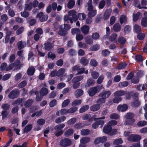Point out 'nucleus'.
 <instances>
[{"mask_svg":"<svg viewBox=\"0 0 147 147\" xmlns=\"http://www.w3.org/2000/svg\"><path fill=\"white\" fill-rule=\"evenodd\" d=\"M126 92L122 90H118L116 91L114 93V96H117L118 97H121L126 94Z\"/></svg>","mask_w":147,"mask_h":147,"instance_id":"obj_17","label":"nucleus"},{"mask_svg":"<svg viewBox=\"0 0 147 147\" xmlns=\"http://www.w3.org/2000/svg\"><path fill=\"white\" fill-rule=\"evenodd\" d=\"M69 54L71 56H74L76 55L77 52L76 51L73 49H71L68 51Z\"/></svg>","mask_w":147,"mask_h":147,"instance_id":"obj_57","label":"nucleus"},{"mask_svg":"<svg viewBox=\"0 0 147 147\" xmlns=\"http://www.w3.org/2000/svg\"><path fill=\"white\" fill-rule=\"evenodd\" d=\"M32 7V3L30 2L29 4H25L24 10H30Z\"/></svg>","mask_w":147,"mask_h":147,"instance_id":"obj_41","label":"nucleus"},{"mask_svg":"<svg viewBox=\"0 0 147 147\" xmlns=\"http://www.w3.org/2000/svg\"><path fill=\"white\" fill-rule=\"evenodd\" d=\"M111 94V92L110 91L105 90L100 93L99 96L100 97H102L106 99L110 96Z\"/></svg>","mask_w":147,"mask_h":147,"instance_id":"obj_8","label":"nucleus"},{"mask_svg":"<svg viewBox=\"0 0 147 147\" xmlns=\"http://www.w3.org/2000/svg\"><path fill=\"white\" fill-rule=\"evenodd\" d=\"M12 105H20L21 107L23 105V99L22 98H19L16 100L12 104Z\"/></svg>","mask_w":147,"mask_h":147,"instance_id":"obj_22","label":"nucleus"},{"mask_svg":"<svg viewBox=\"0 0 147 147\" xmlns=\"http://www.w3.org/2000/svg\"><path fill=\"white\" fill-rule=\"evenodd\" d=\"M48 90L46 88L43 87L41 88L40 91V94L42 96L47 95L48 93Z\"/></svg>","mask_w":147,"mask_h":147,"instance_id":"obj_23","label":"nucleus"},{"mask_svg":"<svg viewBox=\"0 0 147 147\" xmlns=\"http://www.w3.org/2000/svg\"><path fill=\"white\" fill-rule=\"evenodd\" d=\"M103 88L102 85H97L90 88L88 90V93L90 96L92 97L95 95L97 93L99 92Z\"/></svg>","mask_w":147,"mask_h":147,"instance_id":"obj_1","label":"nucleus"},{"mask_svg":"<svg viewBox=\"0 0 147 147\" xmlns=\"http://www.w3.org/2000/svg\"><path fill=\"white\" fill-rule=\"evenodd\" d=\"M128 107L126 104H123L122 105H119L117 107V110L119 111L123 112L126 111L128 109Z\"/></svg>","mask_w":147,"mask_h":147,"instance_id":"obj_11","label":"nucleus"},{"mask_svg":"<svg viewBox=\"0 0 147 147\" xmlns=\"http://www.w3.org/2000/svg\"><path fill=\"white\" fill-rule=\"evenodd\" d=\"M70 103V100L69 99L65 100L62 104L61 107L64 108L68 105Z\"/></svg>","mask_w":147,"mask_h":147,"instance_id":"obj_54","label":"nucleus"},{"mask_svg":"<svg viewBox=\"0 0 147 147\" xmlns=\"http://www.w3.org/2000/svg\"><path fill=\"white\" fill-rule=\"evenodd\" d=\"M105 102V99L102 97L99 98L96 101L97 104H99L100 105L104 103Z\"/></svg>","mask_w":147,"mask_h":147,"instance_id":"obj_63","label":"nucleus"},{"mask_svg":"<svg viewBox=\"0 0 147 147\" xmlns=\"http://www.w3.org/2000/svg\"><path fill=\"white\" fill-rule=\"evenodd\" d=\"M96 10L94 9L89 11L88 13V16L91 18L94 17L96 15Z\"/></svg>","mask_w":147,"mask_h":147,"instance_id":"obj_45","label":"nucleus"},{"mask_svg":"<svg viewBox=\"0 0 147 147\" xmlns=\"http://www.w3.org/2000/svg\"><path fill=\"white\" fill-rule=\"evenodd\" d=\"M32 128V126L31 124L27 125L24 129V132L27 133L31 131Z\"/></svg>","mask_w":147,"mask_h":147,"instance_id":"obj_27","label":"nucleus"},{"mask_svg":"<svg viewBox=\"0 0 147 147\" xmlns=\"http://www.w3.org/2000/svg\"><path fill=\"white\" fill-rule=\"evenodd\" d=\"M78 110V108L76 107H73L68 109V113H73L76 111Z\"/></svg>","mask_w":147,"mask_h":147,"instance_id":"obj_52","label":"nucleus"},{"mask_svg":"<svg viewBox=\"0 0 147 147\" xmlns=\"http://www.w3.org/2000/svg\"><path fill=\"white\" fill-rule=\"evenodd\" d=\"M74 133V130L72 128H69L65 131L64 134V136L66 137L72 136Z\"/></svg>","mask_w":147,"mask_h":147,"instance_id":"obj_13","label":"nucleus"},{"mask_svg":"<svg viewBox=\"0 0 147 147\" xmlns=\"http://www.w3.org/2000/svg\"><path fill=\"white\" fill-rule=\"evenodd\" d=\"M111 5V0H101L99 3L98 8L101 9L104 8L105 5L107 7H109Z\"/></svg>","mask_w":147,"mask_h":147,"instance_id":"obj_3","label":"nucleus"},{"mask_svg":"<svg viewBox=\"0 0 147 147\" xmlns=\"http://www.w3.org/2000/svg\"><path fill=\"white\" fill-rule=\"evenodd\" d=\"M120 22L121 24L123 23H125L127 22V17L124 15H121L120 17Z\"/></svg>","mask_w":147,"mask_h":147,"instance_id":"obj_30","label":"nucleus"},{"mask_svg":"<svg viewBox=\"0 0 147 147\" xmlns=\"http://www.w3.org/2000/svg\"><path fill=\"white\" fill-rule=\"evenodd\" d=\"M121 28V27L120 24L119 23H116L114 25L113 29L115 32H118L120 31Z\"/></svg>","mask_w":147,"mask_h":147,"instance_id":"obj_19","label":"nucleus"},{"mask_svg":"<svg viewBox=\"0 0 147 147\" xmlns=\"http://www.w3.org/2000/svg\"><path fill=\"white\" fill-rule=\"evenodd\" d=\"M129 84V83L127 81H124L123 82H120L118 84L119 87L122 88L127 86Z\"/></svg>","mask_w":147,"mask_h":147,"instance_id":"obj_47","label":"nucleus"},{"mask_svg":"<svg viewBox=\"0 0 147 147\" xmlns=\"http://www.w3.org/2000/svg\"><path fill=\"white\" fill-rule=\"evenodd\" d=\"M66 117L64 116H62L57 118L55 121L56 123H60L62 121H64Z\"/></svg>","mask_w":147,"mask_h":147,"instance_id":"obj_25","label":"nucleus"},{"mask_svg":"<svg viewBox=\"0 0 147 147\" xmlns=\"http://www.w3.org/2000/svg\"><path fill=\"white\" fill-rule=\"evenodd\" d=\"M84 93L83 91L81 89H78L75 92V95L76 98L80 97L83 95Z\"/></svg>","mask_w":147,"mask_h":147,"instance_id":"obj_21","label":"nucleus"},{"mask_svg":"<svg viewBox=\"0 0 147 147\" xmlns=\"http://www.w3.org/2000/svg\"><path fill=\"white\" fill-rule=\"evenodd\" d=\"M118 41L120 45H124L126 41L125 38L122 36H121L118 38Z\"/></svg>","mask_w":147,"mask_h":147,"instance_id":"obj_34","label":"nucleus"},{"mask_svg":"<svg viewBox=\"0 0 147 147\" xmlns=\"http://www.w3.org/2000/svg\"><path fill=\"white\" fill-rule=\"evenodd\" d=\"M19 92L18 90H13L9 93L8 95V97L10 99H15L19 96Z\"/></svg>","mask_w":147,"mask_h":147,"instance_id":"obj_5","label":"nucleus"},{"mask_svg":"<svg viewBox=\"0 0 147 147\" xmlns=\"http://www.w3.org/2000/svg\"><path fill=\"white\" fill-rule=\"evenodd\" d=\"M57 103L56 100L54 99L50 102L49 103V106L51 107H53L56 105Z\"/></svg>","mask_w":147,"mask_h":147,"instance_id":"obj_58","label":"nucleus"},{"mask_svg":"<svg viewBox=\"0 0 147 147\" xmlns=\"http://www.w3.org/2000/svg\"><path fill=\"white\" fill-rule=\"evenodd\" d=\"M90 63L91 66L94 67H96L98 64L96 60L93 59H92L91 60Z\"/></svg>","mask_w":147,"mask_h":147,"instance_id":"obj_49","label":"nucleus"},{"mask_svg":"<svg viewBox=\"0 0 147 147\" xmlns=\"http://www.w3.org/2000/svg\"><path fill=\"white\" fill-rule=\"evenodd\" d=\"M26 20L27 23H29L31 26L34 25L36 22V20L35 19H32V16L28 18Z\"/></svg>","mask_w":147,"mask_h":147,"instance_id":"obj_15","label":"nucleus"},{"mask_svg":"<svg viewBox=\"0 0 147 147\" xmlns=\"http://www.w3.org/2000/svg\"><path fill=\"white\" fill-rule=\"evenodd\" d=\"M147 124V122L146 121H140L137 123V125L139 127H142L145 126Z\"/></svg>","mask_w":147,"mask_h":147,"instance_id":"obj_50","label":"nucleus"},{"mask_svg":"<svg viewBox=\"0 0 147 147\" xmlns=\"http://www.w3.org/2000/svg\"><path fill=\"white\" fill-rule=\"evenodd\" d=\"M65 126L64 124H61L56 125L54 127V129L55 131H59L61 130Z\"/></svg>","mask_w":147,"mask_h":147,"instance_id":"obj_38","label":"nucleus"},{"mask_svg":"<svg viewBox=\"0 0 147 147\" xmlns=\"http://www.w3.org/2000/svg\"><path fill=\"white\" fill-rule=\"evenodd\" d=\"M36 18H39L40 22H43L47 20L48 16L47 15H44L42 12H40L37 15Z\"/></svg>","mask_w":147,"mask_h":147,"instance_id":"obj_6","label":"nucleus"},{"mask_svg":"<svg viewBox=\"0 0 147 147\" xmlns=\"http://www.w3.org/2000/svg\"><path fill=\"white\" fill-rule=\"evenodd\" d=\"M115 96V97L113 99V102L114 103H118L122 100V98L121 97Z\"/></svg>","mask_w":147,"mask_h":147,"instance_id":"obj_55","label":"nucleus"},{"mask_svg":"<svg viewBox=\"0 0 147 147\" xmlns=\"http://www.w3.org/2000/svg\"><path fill=\"white\" fill-rule=\"evenodd\" d=\"M94 83L95 82L92 78H90L87 80L86 84L85 85V87L87 88L92 86L94 85Z\"/></svg>","mask_w":147,"mask_h":147,"instance_id":"obj_16","label":"nucleus"},{"mask_svg":"<svg viewBox=\"0 0 147 147\" xmlns=\"http://www.w3.org/2000/svg\"><path fill=\"white\" fill-rule=\"evenodd\" d=\"M112 127L110 125H105L103 129V132L106 134H109L112 130Z\"/></svg>","mask_w":147,"mask_h":147,"instance_id":"obj_10","label":"nucleus"},{"mask_svg":"<svg viewBox=\"0 0 147 147\" xmlns=\"http://www.w3.org/2000/svg\"><path fill=\"white\" fill-rule=\"evenodd\" d=\"M27 84V82L26 80H24L18 84V87L20 88H23L25 87Z\"/></svg>","mask_w":147,"mask_h":147,"instance_id":"obj_61","label":"nucleus"},{"mask_svg":"<svg viewBox=\"0 0 147 147\" xmlns=\"http://www.w3.org/2000/svg\"><path fill=\"white\" fill-rule=\"evenodd\" d=\"M110 117L111 119H117L119 117V115L118 114L115 113L111 114Z\"/></svg>","mask_w":147,"mask_h":147,"instance_id":"obj_60","label":"nucleus"},{"mask_svg":"<svg viewBox=\"0 0 147 147\" xmlns=\"http://www.w3.org/2000/svg\"><path fill=\"white\" fill-rule=\"evenodd\" d=\"M123 142V140L121 138H119L115 140L113 142V144L114 145H118L121 144Z\"/></svg>","mask_w":147,"mask_h":147,"instance_id":"obj_53","label":"nucleus"},{"mask_svg":"<svg viewBox=\"0 0 147 147\" xmlns=\"http://www.w3.org/2000/svg\"><path fill=\"white\" fill-rule=\"evenodd\" d=\"M128 139L129 141H131L134 142H138L141 139V137L138 135L130 136H129Z\"/></svg>","mask_w":147,"mask_h":147,"instance_id":"obj_7","label":"nucleus"},{"mask_svg":"<svg viewBox=\"0 0 147 147\" xmlns=\"http://www.w3.org/2000/svg\"><path fill=\"white\" fill-rule=\"evenodd\" d=\"M33 102L32 99H28L24 102V105L25 107L28 108L31 106Z\"/></svg>","mask_w":147,"mask_h":147,"instance_id":"obj_42","label":"nucleus"},{"mask_svg":"<svg viewBox=\"0 0 147 147\" xmlns=\"http://www.w3.org/2000/svg\"><path fill=\"white\" fill-rule=\"evenodd\" d=\"M110 52L107 49H104L102 51V56L104 57L108 56Z\"/></svg>","mask_w":147,"mask_h":147,"instance_id":"obj_59","label":"nucleus"},{"mask_svg":"<svg viewBox=\"0 0 147 147\" xmlns=\"http://www.w3.org/2000/svg\"><path fill=\"white\" fill-rule=\"evenodd\" d=\"M112 11L111 9H107L106 10L104 15V19L105 20H107L109 19Z\"/></svg>","mask_w":147,"mask_h":147,"instance_id":"obj_12","label":"nucleus"},{"mask_svg":"<svg viewBox=\"0 0 147 147\" xmlns=\"http://www.w3.org/2000/svg\"><path fill=\"white\" fill-rule=\"evenodd\" d=\"M65 72V70L64 68H61L57 71L56 76L58 77L63 76Z\"/></svg>","mask_w":147,"mask_h":147,"instance_id":"obj_35","label":"nucleus"},{"mask_svg":"<svg viewBox=\"0 0 147 147\" xmlns=\"http://www.w3.org/2000/svg\"><path fill=\"white\" fill-rule=\"evenodd\" d=\"M84 76L82 75H80L74 78L72 80V82H78L81 80L83 78Z\"/></svg>","mask_w":147,"mask_h":147,"instance_id":"obj_33","label":"nucleus"},{"mask_svg":"<svg viewBox=\"0 0 147 147\" xmlns=\"http://www.w3.org/2000/svg\"><path fill=\"white\" fill-rule=\"evenodd\" d=\"M141 15V13L140 12H138L136 14L133 15V19L134 22H136L138 20L140 17Z\"/></svg>","mask_w":147,"mask_h":147,"instance_id":"obj_24","label":"nucleus"},{"mask_svg":"<svg viewBox=\"0 0 147 147\" xmlns=\"http://www.w3.org/2000/svg\"><path fill=\"white\" fill-rule=\"evenodd\" d=\"M131 27L129 25H127L123 28V32L126 34L129 33L131 31Z\"/></svg>","mask_w":147,"mask_h":147,"instance_id":"obj_28","label":"nucleus"},{"mask_svg":"<svg viewBox=\"0 0 147 147\" xmlns=\"http://www.w3.org/2000/svg\"><path fill=\"white\" fill-rule=\"evenodd\" d=\"M71 32L73 35H77L80 33V30L79 28H74L71 29Z\"/></svg>","mask_w":147,"mask_h":147,"instance_id":"obj_39","label":"nucleus"},{"mask_svg":"<svg viewBox=\"0 0 147 147\" xmlns=\"http://www.w3.org/2000/svg\"><path fill=\"white\" fill-rule=\"evenodd\" d=\"M135 122L134 119H128L125 121V124L126 125H129L132 126Z\"/></svg>","mask_w":147,"mask_h":147,"instance_id":"obj_40","label":"nucleus"},{"mask_svg":"<svg viewBox=\"0 0 147 147\" xmlns=\"http://www.w3.org/2000/svg\"><path fill=\"white\" fill-rule=\"evenodd\" d=\"M52 40L51 38H49L44 44V49L47 51H50L53 47V44L51 42Z\"/></svg>","mask_w":147,"mask_h":147,"instance_id":"obj_4","label":"nucleus"},{"mask_svg":"<svg viewBox=\"0 0 147 147\" xmlns=\"http://www.w3.org/2000/svg\"><path fill=\"white\" fill-rule=\"evenodd\" d=\"M134 31L136 33H139L141 31V28L140 26L138 24H135L134 28Z\"/></svg>","mask_w":147,"mask_h":147,"instance_id":"obj_44","label":"nucleus"},{"mask_svg":"<svg viewBox=\"0 0 147 147\" xmlns=\"http://www.w3.org/2000/svg\"><path fill=\"white\" fill-rule=\"evenodd\" d=\"M125 119H134V114L132 113L129 112L127 113L124 116Z\"/></svg>","mask_w":147,"mask_h":147,"instance_id":"obj_37","label":"nucleus"},{"mask_svg":"<svg viewBox=\"0 0 147 147\" xmlns=\"http://www.w3.org/2000/svg\"><path fill=\"white\" fill-rule=\"evenodd\" d=\"M140 80L139 78L137 76L134 77L131 79V82L134 84H136L138 83Z\"/></svg>","mask_w":147,"mask_h":147,"instance_id":"obj_56","label":"nucleus"},{"mask_svg":"<svg viewBox=\"0 0 147 147\" xmlns=\"http://www.w3.org/2000/svg\"><path fill=\"white\" fill-rule=\"evenodd\" d=\"M142 26L144 27H147V17H143L141 20Z\"/></svg>","mask_w":147,"mask_h":147,"instance_id":"obj_31","label":"nucleus"},{"mask_svg":"<svg viewBox=\"0 0 147 147\" xmlns=\"http://www.w3.org/2000/svg\"><path fill=\"white\" fill-rule=\"evenodd\" d=\"M126 66L127 64L126 63L121 62L117 65L116 68L120 70L124 69L126 67Z\"/></svg>","mask_w":147,"mask_h":147,"instance_id":"obj_29","label":"nucleus"},{"mask_svg":"<svg viewBox=\"0 0 147 147\" xmlns=\"http://www.w3.org/2000/svg\"><path fill=\"white\" fill-rule=\"evenodd\" d=\"M90 140V139L89 137H82L80 140V143H83L85 144H87Z\"/></svg>","mask_w":147,"mask_h":147,"instance_id":"obj_32","label":"nucleus"},{"mask_svg":"<svg viewBox=\"0 0 147 147\" xmlns=\"http://www.w3.org/2000/svg\"><path fill=\"white\" fill-rule=\"evenodd\" d=\"M100 107V105L98 104L94 105L90 107V110L93 111H95L99 110Z\"/></svg>","mask_w":147,"mask_h":147,"instance_id":"obj_20","label":"nucleus"},{"mask_svg":"<svg viewBox=\"0 0 147 147\" xmlns=\"http://www.w3.org/2000/svg\"><path fill=\"white\" fill-rule=\"evenodd\" d=\"M35 71V69L33 67H30L28 68L27 73L28 76H32Z\"/></svg>","mask_w":147,"mask_h":147,"instance_id":"obj_26","label":"nucleus"},{"mask_svg":"<svg viewBox=\"0 0 147 147\" xmlns=\"http://www.w3.org/2000/svg\"><path fill=\"white\" fill-rule=\"evenodd\" d=\"M85 42L88 45H92L93 44V40L89 36H88L85 38Z\"/></svg>","mask_w":147,"mask_h":147,"instance_id":"obj_36","label":"nucleus"},{"mask_svg":"<svg viewBox=\"0 0 147 147\" xmlns=\"http://www.w3.org/2000/svg\"><path fill=\"white\" fill-rule=\"evenodd\" d=\"M135 59L138 62H142L143 61L142 56L139 54H137L136 55Z\"/></svg>","mask_w":147,"mask_h":147,"instance_id":"obj_51","label":"nucleus"},{"mask_svg":"<svg viewBox=\"0 0 147 147\" xmlns=\"http://www.w3.org/2000/svg\"><path fill=\"white\" fill-rule=\"evenodd\" d=\"M80 62L83 66H85L88 65L89 61L86 57H83L81 58Z\"/></svg>","mask_w":147,"mask_h":147,"instance_id":"obj_14","label":"nucleus"},{"mask_svg":"<svg viewBox=\"0 0 147 147\" xmlns=\"http://www.w3.org/2000/svg\"><path fill=\"white\" fill-rule=\"evenodd\" d=\"M27 144L28 142H25L21 146L15 144L13 145V147H27Z\"/></svg>","mask_w":147,"mask_h":147,"instance_id":"obj_64","label":"nucleus"},{"mask_svg":"<svg viewBox=\"0 0 147 147\" xmlns=\"http://www.w3.org/2000/svg\"><path fill=\"white\" fill-rule=\"evenodd\" d=\"M71 144V140L67 138L62 139L59 142V145L62 147H68L70 146Z\"/></svg>","mask_w":147,"mask_h":147,"instance_id":"obj_2","label":"nucleus"},{"mask_svg":"<svg viewBox=\"0 0 147 147\" xmlns=\"http://www.w3.org/2000/svg\"><path fill=\"white\" fill-rule=\"evenodd\" d=\"M90 133V130L88 129H82L81 131V134L82 136L87 135Z\"/></svg>","mask_w":147,"mask_h":147,"instance_id":"obj_46","label":"nucleus"},{"mask_svg":"<svg viewBox=\"0 0 147 147\" xmlns=\"http://www.w3.org/2000/svg\"><path fill=\"white\" fill-rule=\"evenodd\" d=\"M89 106L88 105H86L85 106H83L79 110L80 113H83L86 111L89 108Z\"/></svg>","mask_w":147,"mask_h":147,"instance_id":"obj_43","label":"nucleus"},{"mask_svg":"<svg viewBox=\"0 0 147 147\" xmlns=\"http://www.w3.org/2000/svg\"><path fill=\"white\" fill-rule=\"evenodd\" d=\"M100 48V46L98 44L93 45L91 47L90 49L92 51H95L98 50Z\"/></svg>","mask_w":147,"mask_h":147,"instance_id":"obj_62","label":"nucleus"},{"mask_svg":"<svg viewBox=\"0 0 147 147\" xmlns=\"http://www.w3.org/2000/svg\"><path fill=\"white\" fill-rule=\"evenodd\" d=\"M75 5V1L74 0H70L68 3L67 6L69 8H73Z\"/></svg>","mask_w":147,"mask_h":147,"instance_id":"obj_48","label":"nucleus"},{"mask_svg":"<svg viewBox=\"0 0 147 147\" xmlns=\"http://www.w3.org/2000/svg\"><path fill=\"white\" fill-rule=\"evenodd\" d=\"M81 32L84 35H87L89 33L90 27L88 26L84 25L81 28Z\"/></svg>","mask_w":147,"mask_h":147,"instance_id":"obj_9","label":"nucleus"},{"mask_svg":"<svg viewBox=\"0 0 147 147\" xmlns=\"http://www.w3.org/2000/svg\"><path fill=\"white\" fill-rule=\"evenodd\" d=\"M60 30L58 32V34L60 36H66L67 34V32L66 30L63 29L61 26H60Z\"/></svg>","mask_w":147,"mask_h":147,"instance_id":"obj_18","label":"nucleus"}]
</instances>
